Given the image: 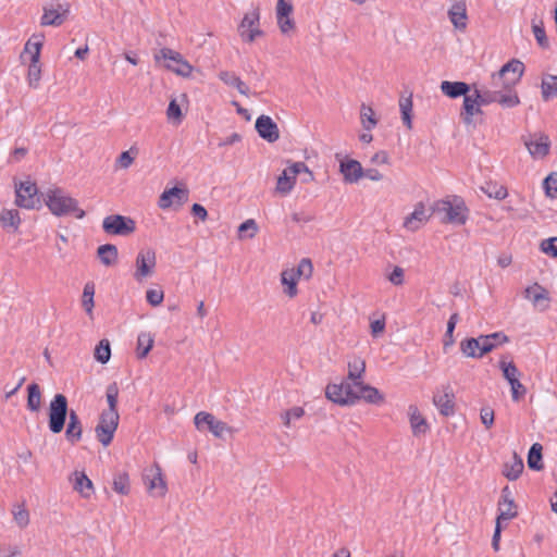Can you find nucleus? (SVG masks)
<instances>
[{"label": "nucleus", "mask_w": 557, "mask_h": 557, "mask_svg": "<svg viewBox=\"0 0 557 557\" xmlns=\"http://www.w3.org/2000/svg\"><path fill=\"white\" fill-rule=\"evenodd\" d=\"M69 423L65 429V438L72 445L81 442L83 436V424L78 414L71 410L69 412L67 398L63 394H55L49 405L48 426L50 432L59 434L63 431L66 418Z\"/></svg>", "instance_id": "f257e3e1"}, {"label": "nucleus", "mask_w": 557, "mask_h": 557, "mask_svg": "<svg viewBox=\"0 0 557 557\" xmlns=\"http://www.w3.org/2000/svg\"><path fill=\"white\" fill-rule=\"evenodd\" d=\"M44 197L49 211L55 216L72 214L81 220L86 215L85 211L78 207V201L60 187L49 188Z\"/></svg>", "instance_id": "f03ea898"}, {"label": "nucleus", "mask_w": 557, "mask_h": 557, "mask_svg": "<svg viewBox=\"0 0 557 557\" xmlns=\"http://www.w3.org/2000/svg\"><path fill=\"white\" fill-rule=\"evenodd\" d=\"M524 72V64L512 59L504 64L500 70L492 74V84L494 87L502 86L503 89L513 88L521 79Z\"/></svg>", "instance_id": "7ed1b4c3"}, {"label": "nucleus", "mask_w": 557, "mask_h": 557, "mask_svg": "<svg viewBox=\"0 0 557 557\" xmlns=\"http://www.w3.org/2000/svg\"><path fill=\"white\" fill-rule=\"evenodd\" d=\"M434 210L444 213V222L463 225L468 220V208L460 197H454L453 200H440L435 203Z\"/></svg>", "instance_id": "20e7f679"}, {"label": "nucleus", "mask_w": 557, "mask_h": 557, "mask_svg": "<svg viewBox=\"0 0 557 557\" xmlns=\"http://www.w3.org/2000/svg\"><path fill=\"white\" fill-rule=\"evenodd\" d=\"M156 62H164V67L182 77H189L193 73V65L184 57L170 48H162L154 53Z\"/></svg>", "instance_id": "39448f33"}, {"label": "nucleus", "mask_w": 557, "mask_h": 557, "mask_svg": "<svg viewBox=\"0 0 557 557\" xmlns=\"http://www.w3.org/2000/svg\"><path fill=\"white\" fill-rule=\"evenodd\" d=\"M325 395L332 403L341 406H350L358 401L356 387L349 382L329 384Z\"/></svg>", "instance_id": "423d86ee"}, {"label": "nucleus", "mask_w": 557, "mask_h": 557, "mask_svg": "<svg viewBox=\"0 0 557 557\" xmlns=\"http://www.w3.org/2000/svg\"><path fill=\"white\" fill-rule=\"evenodd\" d=\"M15 205L27 210L40 207L41 201L35 182L25 181L15 184Z\"/></svg>", "instance_id": "0eeeda50"}, {"label": "nucleus", "mask_w": 557, "mask_h": 557, "mask_svg": "<svg viewBox=\"0 0 557 557\" xmlns=\"http://www.w3.org/2000/svg\"><path fill=\"white\" fill-rule=\"evenodd\" d=\"M102 230L111 236H128L136 230V223L131 216L111 214L103 219Z\"/></svg>", "instance_id": "6e6552de"}, {"label": "nucleus", "mask_w": 557, "mask_h": 557, "mask_svg": "<svg viewBox=\"0 0 557 557\" xmlns=\"http://www.w3.org/2000/svg\"><path fill=\"white\" fill-rule=\"evenodd\" d=\"M498 367L510 385L512 400L519 401L527 394L525 386L520 382L521 372L512 361H506L505 358L499 360Z\"/></svg>", "instance_id": "1a4fd4ad"}, {"label": "nucleus", "mask_w": 557, "mask_h": 557, "mask_svg": "<svg viewBox=\"0 0 557 557\" xmlns=\"http://www.w3.org/2000/svg\"><path fill=\"white\" fill-rule=\"evenodd\" d=\"M120 416L101 412L99 422L95 428L97 440L108 446L113 440L114 433L119 425Z\"/></svg>", "instance_id": "9d476101"}, {"label": "nucleus", "mask_w": 557, "mask_h": 557, "mask_svg": "<svg viewBox=\"0 0 557 557\" xmlns=\"http://www.w3.org/2000/svg\"><path fill=\"white\" fill-rule=\"evenodd\" d=\"M195 425L198 430L207 428L215 437H222L225 431L231 428L223 421L216 420L215 417L206 411H199L194 418Z\"/></svg>", "instance_id": "9b49d317"}, {"label": "nucleus", "mask_w": 557, "mask_h": 557, "mask_svg": "<svg viewBox=\"0 0 557 557\" xmlns=\"http://www.w3.org/2000/svg\"><path fill=\"white\" fill-rule=\"evenodd\" d=\"M70 14L67 3H58L57 7H44V13L40 17L41 26H61Z\"/></svg>", "instance_id": "f8f14e48"}, {"label": "nucleus", "mask_w": 557, "mask_h": 557, "mask_svg": "<svg viewBox=\"0 0 557 557\" xmlns=\"http://www.w3.org/2000/svg\"><path fill=\"white\" fill-rule=\"evenodd\" d=\"M156 252L153 249L139 251L136 257V271L134 277L140 282L143 278L149 276L156 267Z\"/></svg>", "instance_id": "ddd939ff"}, {"label": "nucleus", "mask_w": 557, "mask_h": 557, "mask_svg": "<svg viewBox=\"0 0 557 557\" xmlns=\"http://www.w3.org/2000/svg\"><path fill=\"white\" fill-rule=\"evenodd\" d=\"M259 20L260 13L258 9L253 10L251 13L245 14L243 17L238 32L245 41L252 42L257 37L263 34L261 29L255 27V25L259 23Z\"/></svg>", "instance_id": "4468645a"}, {"label": "nucleus", "mask_w": 557, "mask_h": 557, "mask_svg": "<svg viewBox=\"0 0 557 557\" xmlns=\"http://www.w3.org/2000/svg\"><path fill=\"white\" fill-rule=\"evenodd\" d=\"M144 480L148 491L153 496L162 497L166 494V483L162 476L161 468L159 466H154L153 468L149 469L145 473Z\"/></svg>", "instance_id": "2eb2a0df"}, {"label": "nucleus", "mask_w": 557, "mask_h": 557, "mask_svg": "<svg viewBox=\"0 0 557 557\" xmlns=\"http://www.w3.org/2000/svg\"><path fill=\"white\" fill-rule=\"evenodd\" d=\"M530 154L534 159H543L549 153L550 140L545 134L537 133L531 135L528 140L524 141Z\"/></svg>", "instance_id": "dca6fc26"}, {"label": "nucleus", "mask_w": 557, "mask_h": 557, "mask_svg": "<svg viewBox=\"0 0 557 557\" xmlns=\"http://www.w3.org/2000/svg\"><path fill=\"white\" fill-rule=\"evenodd\" d=\"M256 131L268 143H275L280 138L277 124L269 115H260L256 120Z\"/></svg>", "instance_id": "f3484780"}, {"label": "nucleus", "mask_w": 557, "mask_h": 557, "mask_svg": "<svg viewBox=\"0 0 557 557\" xmlns=\"http://www.w3.org/2000/svg\"><path fill=\"white\" fill-rule=\"evenodd\" d=\"M433 404L444 417H450L455 413V394L449 385L443 388V393H436L433 396Z\"/></svg>", "instance_id": "a211bd4d"}, {"label": "nucleus", "mask_w": 557, "mask_h": 557, "mask_svg": "<svg viewBox=\"0 0 557 557\" xmlns=\"http://www.w3.org/2000/svg\"><path fill=\"white\" fill-rule=\"evenodd\" d=\"M293 13L292 3L285 0H277L276 4V21L280 30L287 34L295 28V21L290 17Z\"/></svg>", "instance_id": "6ab92c4d"}, {"label": "nucleus", "mask_w": 557, "mask_h": 557, "mask_svg": "<svg viewBox=\"0 0 557 557\" xmlns=\"http://www.w3.org/2000/svg\"><path fill=\"white\" fill-rule=\"evenodd\" d=\"M189 191L187 188H181L174 186L172 188L165 189L159 197L158 206L161 209H168L173 205V201L177 202V205H183L188 200Z\"/></svg>", "instance_id": "aec40b11"}, {"label": "nucleus", "mask_w": 557, "mask_h": 557, "mask_svg": "<svg viewBox=\"0 0 557 557\" xmlns=\"http://www.w3.org/2000/svg\"><path fill=\"white\" fill-rule=\"evenodd\" d=\"M339 172L346 184L357 183L361 177H363L361 163L354 159L341 160Z\"/></svg>", "instance_id": "412c9836"}, {"label": "nucleus", "mask_w": 557, "mask_h": 557, "mask_svg": "<svg viewBox=\"0 0 557 557\" xmlns=\"http://www.w3.org/2000/svg\"><path fill=\"white\" fill-rule=\"evenodd\" d=\"M448 17L456 29H466L468 20L466 1L454 2L448 10Z\"/></svg>", "instance_id": "4be33fe9"}, {"label": "nucleus", "mask_w": 557, "mask_h": 557, "mask_svg": "<svg viewBox=\"0 0 557 557\" xmlns=\"http://www.w3.org/2000/svg\"><path fill=\"white\" fill-rule=\"evenodd\" d=\"M481 106L474 92L463 96L461 119L465 124H471L473 122V115L482 114Z\"/></svg>", "instance_id": "5701e85b"}, {"label": "nucleus", "mask_w": 557, "mask_h": 557, "mask_svg": "<svg viewBox=\"0 0 557 557\" xmlns=\"http://www.w3.org/2000/svg\"><path fill=\"white\" fill-rule=\"evenodd\" d=\"M428 220L429 215L425 212L424 205L422 202H419L418 205H416L414 210L405 219L404 226L407 230L417 231Z\"/></svg>", "instance_id": "b1692460"}, {"label": "nucleus", "mask_w": 557, "mask_h": 557, "mask_svg": "<svg viewBox=\"0 0 557 557\" xmlns=\"http://www.w3.org/2000/svg\"><path fill=\"white\" fill-rule=\"evenodd\" d=\"M481 354H487L509 342V337L504 332H495L487 335H480Z\"/></svg>", "instance_id": "393cba45"}, {"label": "nucleus", "mask_w": 557, "mask_h": 557, "mask_svg": "<svg viewBox=\"0 0 557 557\" xmlns=\"http://www.w3.org/2000/svg\"><path fill=\"white\" fill-rule=\"evenodd\" d=\"M441 90L442 92L451 98L456 99L461 96H466L470 92L471 87L469 84L465 82H449V81H443L441 83Z\"/></svg>", "instance_id": "a878e982"}, {"label": "nucleus", "mask_w": 557, "mask_h": 557, "mask_svg": "<svg viewBox=\"0 0 557 557\" xmlns=\"http://www.w3.org/2000/svg\"><path fill=\"white\" fill-rule=\"evenodd\" d=\"M366 372V361L361 357H354L348 361V375L347 379L356 387L363 382V374Z\"/></svg>", "instance_id": "bb28decb"}, {"label": "nucleus", "mask_w": 557, "mask_h": 557, "mask_svg": "<svg viewBox=\"0 0 557 557\" xmlns=\"http://www.w3.org/2000/svg\"><path fill=\"white\" fill-rule=\"evenodd\" d=\"M21 222L20 212L16 209H3L0 212V225L9 233L17 232Z\"/></svg>", "instance_id": "cd10ccee"}, {"label": "nucleus", "mask_w": 557, "mask_h": 557, "mask_svg": "<svg viewBox=\"0 0 557 557\" xmlns=\"http://www.w3.org/2000/svg\"><path fill=\"white\" fill-rule=\"evenodd\" d=\"M356 391L358 400L363 399L367 403L374 405H377L384 400V396L376 387L364 384L363 382L356 386Z\"/></svg>", "instance_id": "c85d7f7f"}, {"label": "nucleus", "mask_w": 557, "mask_h": 557, "mask_svg": "<svg viewBox=\"0 0 557 557\" xmlns=\"http://www.w3.org/2000/svg\"><path fill=\"white\" fill-rule=\"evenodd\" d=\"M75 481L73 488L81 494L84 498H90L94 494V485L91 480L81 471L74 472Z\"/></svg>", "instance_id": "c756f323"}, {"label": "nucleus", "mask_w": 557, "mask_h": 557, "mask_svg": "<svg viewBox=\"0 0 557 557\" xmlns=\"http://www.w3.org/2000/svg\"><path fill=\"white\" fill-rule=\"evenodd\" d=\"M219 78L225 85L236 88L239 94H242L244 96H248L249 87L234 72L221 71L219 73Z\"/></svg>", "instance_id": "7c9ffc66"}, {"label": "nucleus", "mask_w": 557, "mask_h": 557, "mask_svg": "<svg viewBox=\"0 0 557 557\" xmlns=\"http://www.w3.org/2000/svg\"><path fill=\"white\" fill-rule=\"evenodd\" d=\"M45 36L44 34H34L25 44L24 50L21 54V58L24 59L29 57V62L33 61L35 52H38V60L40 59V51L44 45Z\"/></svg>", "instance_id": "2f4dec72"}, {"label": "nucleus", "mask_w": 557, "mask_h": 557, "mask_svg": "<svg viewBox=\"0 0 557 557\" xmlns=\"http://www.w3.org/2000/svg\"><path fill=\"white\" fill-rule=\"evenodd\" d=\"M460 351L469 358H482L485 354H481V338L469 337L460 342Z\"/></svg>", "instance_id": "473e14b6"}, {"label": "nucleus", "mask_w": 557, "mask_h": 557, "mask_svg": "<svg viewBox=\"0 0 557 557\" xmlns=\"http://www.w3.org/2000/svg\"><path fill=\"white\" fill-rule=\"evenodd\" d=\"M523 469V460L515 453L512 460L504 465L503 474L509 481H515L521 475Z\"/></svg>", "instance_id": "72a5a7b5"}, {"label": "nucleus", "mask_w": 557, "mask_h": 557, "mask_svg": "<svg viewBox=\"0 0 557 557\" xmlns=\"http://www.w3.org/2000/svg\"><path fill=\"white\" fill-rule=\"evenodd\" d=\"M97 256L106 267L113 265L117 261V248L113 244H104L98 247Z\"/></svg>", "instance_id": "f704fd0d"}, {"label": "nucleus", "mask_w": 557, "mask_h": 557, "mask_svg": "<svg viewBox=\"0 0 557 557\" xmlns=\"http://www.w3.org/2000/svg\"><path fill=\"white\" fill-rule=\"evenodd\" d=\"M41 389L37 383H32L27 386V403L26 408L32 412H38L41 408Z\"/></svg>", "instance_id": "c9c22d12"}, {"label": "nucleus", "mask_w": 557, "mask_h": 557, "mask_svg": "<svg viewBox=\"0 0 557 557\" xmlns=\"http://www.w3.org/2000/svg\"><path fill=\"white\" fill-rule=\"evenodd\" d=\"M410 424L414 435L425 434L429 430L426 420L421 416L418 408L413 405L409 406Z\"/></svg>", "instance_id": "e433bc0d"}, {"label": "nucleus", "mask_w": 557, "mask_h": 557, "mask_svg": "<svg viewBox=\"0 0 557 557\" xmlns=\"http://www.w3.org/2000/svg\"><path fill=\"white\" fill-rule=\"evenodd\" d=\"M298 275L297 273L295 272V269H292V270H284L282 273H281V282L283 285H286V288H285V294L293 298L297 295L298 290H297V280H298Z\"/></svg>", "instance_id": "4c0bfd02"}, {"label": "nucleus", "mask_w": 557, "mask_h": 557, "mask_svg": "<svg viewBox=\"0 0 557 557\" xmlns=\"http://www.w3.org/2000/svg\"><path fill=\"white\" fill-rule=\"evenodd\" d=\"M399 109L401 113L403 123L408 129L412 128V94L407 97L401 96L399 99Z\"/></svg>", "instance_id": "58836bf2"}, {"label": "nucleus", "mask_w": 557, "mask_h": 557, "mask_svg": "<svg viewBox=\"0 0 557 557\" xmlns=\"http://www.w3.org/2000/svg\"><path fill=\"white\" fill-rule=\"evenodd\" d=\"M41 79V65L38 60V52H35L33 61L29 62L27 81L32 88H37Z\"/></svg>", "instance_id": "ea45409f"}, {"label": "nucleus", "mask_w": 557, "mask_h": 557, "mask_svg": "<svg viewBox=\"0 0 557 557\" xmlns=\"http://www.w3.org/2000/svg\"><path fill=\"white\" fill-rule=\"evenodd\" d=\"M543 100L548 101L549 99L557 96V75H545L541 84Z\"/></svg>", "instance_id": "a19ab883"}, {"label": "nucleus", "mask_w": 557, "mask_h": 557, "mask_svg": "<svg viewBox=\"0 0 557 557\" xmlns=\"http://www.w3.org/2000/svg\"><path fill=\"white\" fill-rule=\"evenodd\" d=\"M542 450L543 447L540 443H534L528 454V466L532 470H542L544 465L542 462Z\"/></svg>", "instance_id": "79ce46f5"}, {"label": "nucleus", "mask_w": 557, "mask_h": 557, "mask_svg": "<svg viewBox=\"0 0 557 557\" xmlns=\"http://www.w3.org/2000/svg\"><path fill=\"white\" fill-rule=\"evenodd\" d=\"M296 184V177L292 175L286 169L277 177L276 191L281 195H288Z\"/></svg>", "instance_id": "37998d69"}, {"label": "nucleus", "mask_w": 557, "mask_h": 557, "mask_svg": "<svg viewBox=\"0 0 557 557\" xmlns=\"http://www.w3.org/2000/svg\"><path fill=\"white\" fill-rule=\"evenodd\" d=\"M153 346V337L150 333H140L137 337L136 355L138 359L147 357Z\"/></svg>", "instance_id": "c03bdc74"}, {"label": "nucleus", "mask_w": 557, "mask_h": 557, "mask_svg": "<svg viewBox=\"0 0 557 557\" xmlns=\"http://www.w3.org/2000/svg\"><path fill=\"white\" fill-rule=\"evenodd\" d=\"M106 396H107V401H108L109 408L107 410H103L102 412L119 416V412H117L119 386H117L116 382H113L107 386Z\"/></svg>", "instance_id": "a18cd8bd"}, {"label": "nucleus", "mask_w": 557, "mask_h": 557, "mask_svg": "<svg viewBox=\"0 0 557 557\" xmlns=\"http://www.w3.org/2000/svg\"><path fill=\"white\" fill-rule=\"evenodd\" d=\"M512 89L513 88L504 89L505 92H503V90H498L497 103L503 108H515L520 103L517 92Z\"/></svg>", "instance_id": "49530a36"}, {"label": "nucleus", "mask_w": 557, "mask_h": 557, "mask_svg": "<svg viewBox=\"0 0 557 557\" xmlns=\"http://www.w3.org/2000/svg\"><path fill=\"white\" fill-rule=\"evenodd\" d=\"M527 294L528 297H530L535 305H542V302H545L542 310H545L548 307V292L542 286L535 284L533 288L527 289Z\"/></svg>", "instance_id": "de8ad7c7"}, {"label": "nucleus", "mask_w": 557, "mask_h": 557, "mask_svg": "<svg viewBox=\"0 0 557 557\" xmlns=\"http://www.w3.org/2000/svg\"><path fill=\"white\" fill-rule=\"evenodd\" d=\"M518 515L517 506L515 500H508L507 503H498V516L496 521L502 523V520L509 521L516 518Z\"/></svg>", "instance_id": "09e8293b"}, {"label": "nucleus", "mask_w": 557, "mask_h": 557, "mask_svg": "<svg viewBox=\"0 0 557 557\" xmlns=\"http://www.w3.org/2000/svg\"><path fill=\"white\" fill-rule=\"evenodd\" d=\"M481 189L490 198H494L497 200H503L508 195L507 188L505 186L492 182L485 183V185L482 186Z\"/></svg>", "instance_id": "8fccbe9b"}, {"label": "nucleus", "mask_w": 557, "mask_h": 557, "mask_svg": "<svg viewBox=\"0 0 557 557\" xmlns=\"http://www.w3.org/2000/svg\"><path fill=\"white\" fill-rule=\"evenodd\" d=\"M94 357L98 362L102 364H106L110 360L111 346L108 339L103 338L99 342L95 348Z\"/></svg>", "instance_id": "3c124183"}, {"label": "nucleus", "mask_w": 557, "mask_h": 557, "mask_svg": "<svg viewBox=\"0 0 557 557\" xmlns=\"http://www.w3.org/2000/svg\"><path fill=\"white\" fill-rule=\"evenodd\" d=\"M473 92L479 100V106H481V107L497 102V95H498L497 89H495V90L485 89V88L479 89L474 86Z\"/></svg>", "instance_id": "603ef678"}, {"label": "nucleus", "mask_w": 557, "mask_h": 557, "mask_svg": "<svg viewBox=\"0 0 557 557\" xmlns=\"http://www.w3.org/2000/svg\"><path fill=\"white\" fill-rule=\"evenodd\" d=\"M94 296H95L94 283H86L84 286V290H83L82 305L88 315L92 314V309L95 306Z\"/></svg>", "instance_id": "864d4df0"}, {"label": "nucleus", "mask_w": 557, "mask_h": 557, "mask_svg": "<svg viewBox=\"0 0 557 557\" xmlns=\"http://www.w3.org/2000/svg\"><path fill=\"white\" fill-rule=\"evenodd\" d=\"M113 490L121 495H127L129 493V478L126 472H121L114 476Z\"/></svg>", "instance_id": "5fc2aeb1"}, {"label": "nucleus", "mask_w": 557, "mask_h": 557, "mask_svg": "<svg viewBox=\"0 0 557 557\" xmlns=\"http://www.w3.org/2000/svg\"><path fill=\"white\" fill-rule=\"evenodd\" d=\"M459 321V314L457 312L453 313L447 322L446 333L444 335V348L451 346L455 342L454 339V331Z\"/></svg>", "instance_id": "6e6d98bb"}, {"label": "nucleus", "mask_w": 557, "mask_h": 557, "mask_svg": "<svg viewBox=\"0 0 557 557\" xmlns=\"http://www.w3.org/2000/svg\"><path fill=\"white\" fill-rule=\"evenodd\" d=\"M361 122L362 126L367 131H371L376 125V120L374 119V111L370 107H366L362 104L361 107Z\"/></svg>", "instance_id": "4d7b16f0"}, {"label": "nucleus", "mask_w": 557, "mask_h": 557, "mask_svg": "<svg viewBox=\"0 0 557 557\" xmlns=\"http://www.w3.org/2000/svg\"><path fill=\"white\" fill-rule=\"evenodd\" d=\"M295 272L297 273L299 278L304 277L305 280H309L313 273V265L311 260L309 258H302L299 261Z\"/></svg>", "instance_id": "13d9d810"}, {"label": "nucleus", "mask_w": 557, "mask_h": 557, "mask_svg": "<svg viewBox=\"0 0 557 557\" xmlns=\"http://www.w3.org/2000/svg\"><path fill=\"white\" fill-rule=\"evenodd\" d=\"M13 516H14V520H15L16 524L20 528L23 529L28 525L29 513H28V510L23 505L15 506V508L13 510Z\"/></svg>", "instance_id": "bf43d9fd"}, {"label": "nucleus", "mask_w": 557, "mask_h": 557, "mask_svg": "<svg viewBox=\"0 0 557 557\" xmlns=\"http://www.w3.org/2000/svg\"><path fill=\"white\" fill-rule=\"evenodd\" d=\"M258 232L257 222L253 219H248L243 222L238 227L239 236L252 238Z\"/></svg>", "instance_id": "052dcab7"}, {"label": "nucleus", "mask_w": 557, "mask_h": 557, "mask_svg": "<svg viewBox=\"0 0 557 557\" xmlns=\"http://www.w3.org/2000/svg\"><path fill=\"white\" fill-rule=\"evenodd\" d=\"M294 177H296L300 173H306L308 175V178L305 180V182L312 181L313 180V173L309 170L307 164L305 162H293L287 169H286Z\"/></svg>", "instance_id": "680f3d73"}, {"label": "nucleus", "mask_w": 557, "mask_h": 557, "mask_svg": "<svg viewBox=\"0 0 557 557\" xmlns=\"http://www.w3.org/2000/svg\"><path fill=\"white\" fill-rule=\"evenodd\" d=\"M166 116L169 120L174 121L175 123L180 124L183 119V113L180 104L177 103L176 99H172L168 106L166 109Z\"/></svg>", "instance_id": "e2e57ef3"}, {"label": "nucleus", "mask_w": 557, "mask_h": 557, "mask_svg": "<svg viewBox=\"0 0 557 557\" xmlns=\"http://www.w3.org/2000/svg\"><path fill=\"white\" fill-rule=\"evenodd\" d=\"M532 30H533L534 37H535L539 46L542 48H548L549 44H548V39H547L546 33H545L543 23L533 24Z\"/></svg>", "instance_id": "0e129e2a"}, {"label": "nucleus", "mask_w": 557, "mask_h": 557, "mask_svg": "<svg viewBox=\"0 0 557 557\" xmlns=\"http://www.w3.org/2000/svg\"><path fill=\"white\" fill-rule=\"evenodd\" d=\"M540 248L544 253L557 258V237L543 239Z\"/></svg>", "instance_id": "69168bd1"}, {"label": "nucleus", "mask_w": 557, "mask_h": 557, "mask_svg": "<svg viewBox=\"0 0 557 557\" xmlns=\"http://www.w3.org/2000/svg\"><path fill=\"white\" fill-rule=\"evenodd\" d=\"M544 188L548 196L557 194V173H552L544 180Z\"/></svg>", "instance_id": "338daca9"}, {"label": "nucleus", "mask_w": 557, "mask_h": 557, "mask_svg": "<svg viewBox=\"0 0 557 557\" xmlns=\"http://www.w3.org/2000/svg\"><path fill=\"white\" fill-rule=\"evenodd\" d=\"M163 292L159 289H148L146 293L147 302L153 307L159 306L163 301Z\"/></svg>", "instance_id": "774afa93"}]
</instances>
